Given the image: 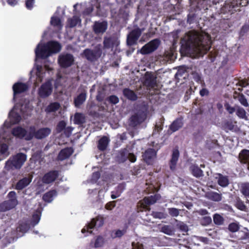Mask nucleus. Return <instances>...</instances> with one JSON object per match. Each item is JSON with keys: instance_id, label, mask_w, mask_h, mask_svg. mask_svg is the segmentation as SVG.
Returning a JSON list of instances; mask_svg holds the SVG:
<instances>
[{"instance_id": "1", "label": "nucleus", "mask_w": 249, "mask_h": 249, "mask_svg": "<svg viewBox=\"0 0 249 249\" xmlns=\"http://www.w3.org/2000/svg\"><path fill=\"white\" fill-rule=\"evenodd\" d=\"M181 51L192 57H196L209 50L211 40L207 34L191 31L181 39Z\"/></svg>"}, {"instance_id": "2", "label": "nucleus", "mask_w": 249, "mask_h": 249, "mask_svg": "<svg viewBox=\"0 0 249 249\" xmlns=\"http://www.w3.org/2000/svg\"><path fill=\"white\" fill-rule=\"evenodd\" d=\"M61 46L60 44L56 41H50L47 44L42 45V43H39L35 50L36 59L38 58H41L46 59L44 62V67L40 66H36V79L35 81L36 86L41 82L45 76V71L49 73L51 72L53 69L49 64L54 62V60H48L47 58L53 53H56L61 50Z\"/></svg>"}, {"instance_id": "3", "label": "nucleus", "mask_w": 249, "mask_h": 249, "mask_svg": "<svg viewBox=\"0 0 249 249\" xmlns=\"http://www.w3.org/2000/svg\"><path fill=\"white\" fill-rule=\"evenodd\" d=\"M33 109L29 102L26 99H21L17 103L9 113V119L11 124L18 123L22 118L30 115Z\"/></svg>"}, {"instance_id": "4", "label": "nucleus", "mask_w": 249, "mask_h": 249, "mask_svg": "<svg viewBox=\"0 0 249 249\" xmlns=\"http://www.w3.org/2000/svg\"><path fill=\"white\" fill-rule=\"evenodd\" d=\"M9 123L6 121L0 128V160H1L10 155L8 144H10L12 137L8 131Z\"/></svg>"}, {"instance_id": "5", "label": "nucleus", "mask_w": 249, "mask_h": 249, "mask_svg": "<svg viewBox=\"0 0 249 249\" xmlns=\"http://www.w3.org/2000/svg\"><path fill=\"white\" fill-rule=\"evenodd\" d=\"M27 160V155L23 153H17L9 158L5 163L4 168L12 172L19 170Z\"/></svg>"}, {"instance_id": "6", "label": "nucleus", "mask_w": 249, "mask_h": 249, "mask_svg": "<svg viewBox=\"0 0 249 249\" xmlns=\"http://www.w3.org/2000/svg\"><path fill=\"white\" fill-rule=\"evenodd\" d=\"M108 1L109 0H90L89 5H88L87 3L81 4L80 5L82 8H86L83 12V14L84 15L90 14L92 11L94 7H95L97 9V15L99 16H104L108 9L102 10L101 6H104L106 4H107Z\"/></svg>"}, {"instance_id": "7", "label": "nucleus", "mask_w": 249, "mask_h": 249, "mask_svg": "<svg viewBox=\"0 0 249 249\" xmlns=\"http://www.w3.org/2000/svg\"><path fill=\"white\" fill-rule=\"evenodd\" d=\"M35 131L34 126H31L28 131L21 126H17L12 129V133L16 138L30 140L34 137Z\"/></svg>"}, {"instance_id": "8", "label": "nucleus", "mask_w": 249, "mask_h": 249, "mask_svg": "<svg viewBox=\"0 0 249 249\" xmlns=\"http://www.w3.org/2000/svg\"><path fill=\"white\" fill-rule=\"evenodd\" d=\"M8 200L0 204V212H5L14 208L18 204L16 192H10L7 196Z\"/></svg>"}, {"instance_id": "9", "label": "nucleus", "mask_w": 249, "mask_h": 249, "mask_svg": "<svg viewBox=\"0 0 249 249\" xmlns=\"http://www.w3.org/2000/svg\"><path fill=\"white\" fill-rule=\"evenodd\" d=\"M104 224V218L101 215H99L96 217L93 218L90 222L89 223L86 225L82 230L81 232L82 233L86 232L91 233V229L93 228L98 229L103 226Z\"/></svg>"}, {"instance_id": "10", "label": "nucleus", "mask_w": 249, "mask_h": 249, "mask_svg": "<svg viewBox=\"0 0 249 249\" xmlns=\"http://www.w3.org/2000/svg\"><path fill=\"white\" fill-rule=\"evenodd\" d=\"M102 46L98 44L95 46L93 50L86 49L84 54L86 58L89 61H94L100 58L102 55Z\"/></svg>"}, {"instance_id": "11", "label": "nucleus", "mask_w": 249, "mask_h": 249, "mask_svg": "<svg viewBox=\"0 0 249 249\" xmlns=\"http://www.w3.org/2000/svg\"><path fill=\"white\" fill-rule=\"evenodd\" d=\"M110 177L108 175L105 176H102L100 179L98 181L97 184L100 186H103L104 188L100 189L98 191V194L97 196V200L99 201H102L105 197V194L106 192L108 190V184L109 183V180Z\"/></svg>"}, {"instance_id": "12", "label": "nucleus", "mask_w": 249, "mask_h": 249, "mask_svg": "<svg viewBox=\"0 0 249 249\" xmlns=\"http://www.w3.org/2000/svg\"><path fill=\"white\" fill-rule=\"evenodd\" d=\"M52 80H49L42 84L39 88L38 94L41 98H46L50 96L53 91Z\"/></svg>"}, {"instance_id": "13", "label": "nucleus", "mask_w": 249, "mask_h": 249, "mask_svg": "<svg viewBox=\"0 0 249 249\" xmlns=\"http://www.w3.org/2000/svg\"><path fill=\"white\" fill-rule=\"evenodd\" d=\"M28 88L29 86L26 83L21 82H17L15 83L12 87L13 90V101L16 102L18 97V95L19 94L22 93L27 91Z\"/></svg>"}, {"instance_id": "14", "label": "nucleus", "mask_w": 249, "mask_h": 249, "mask_svg": "<svg viewBox=\"0 0 249 249\" xmlns=\"http://www.w3.org/2000/svg\"><path fill=\"white\" fill-rule=\"evenodd\" d=\"M60 66L63 68H67L71 66L74 62V58L72 54L70 53H62L58 59Z\"/></svg>"}, {"instance_id": "15", "label": "nucleus", "mask_w": 249, "mask_h": 249, "mask_svg": "<svg viewBox=\"0 0 249 249\" xmlns=\"http://www.w3.org/2000/svg\"><path fill=\"white\" fill-rule=\"evenodd\" d=\"M159 44V39H154L143 46L140 52L143 54L151 53L157 49Z\"/></svg>"}, {"instance_id": "16", "label": "nucleus", "mask_w": 249, "mask_h": 249, "mask_svg": "<svg viewBox=\"0 0 249 249\" xmlns=\"http://www.w3.org/2000/svg\"><path fill=\"white\" fill-rule=\"evenodd\" d=\"M108 26L106 21H95L93 25V30L96 35H102L107 30Z\"/></svg>"}, {"instance_id": "17", "label": "nucleus", "mask_w": 249, "mask_h": 249, "mask_svg": "<svg viewBox=\"0 0 249 249\" xmlns=\"http://www.w3.org/2000/svg\"><path fill=\"white\" fill-rule=\"evenodd\" d=\"M141 34L139 29L133 30L127 36V42L129 45H132L135 43Z\"/></svg>"}, {"instance_id": "18", "label": "nucleus", "mask_w": 249, "mask_h": 249, "mask_svg": "<svg viewBox=\"0 0 249 249\" xmlns=\"http://www.w3.org/2000/svg\"><path fill=\"white\" fill-rule=\"evenodd\" d=\"M156 152L155 150L151 148L146 150L143 155L144 160L148 164H151L156 158Z\"/></svg>"}, {"instance_id": "19", "label": "nucleus", "mask_w": 249, "mask_h": 249, "mask_svg": "<svg viewBox=\"0 0 249 249\" xmlns=\"http://www.w3.org/2000/svg\"><path fill=\"white\" fill-rule=\"evenodd\" d=\"M128 159L131 162H134L136 160V157L131 153L129 152L127 150H124L120 153L119 158L120 162H124Z\"/></svg>"}, {"instance_id": "20", "label": "nucleus", "mask_w": 249, "mask_h": 249, "mask_svg": "<svg viewBox=\"0 0 249 249\" xmlns=\"http://www.w3.org/2000/svg\"><path fill=\"white\" fill-rule=\"evenodd\" d=\"M214 178L217 180L218 184L221 187H225L229 184L228 177L226 176L217 173L215 174Z\"/></svg>"}, {"instance_id": "21", "label": "nucleus", "mask_w": 249, "mask_h": 249, "mask_svg": "<svg viewBox=\"0 0 249 249\" xmlns=\"http://www.w3.org/2000/svg\"><path fill=\"white\" fill-rule=\"evenodd\" d=\"M119 42L117 39L114 37H105L104 46L105 49L112 48L114 46H117Z\"/></svg>"}, {"instance_id": "22", "label": "nucleus", "mask_w": 249, "mask_h": 249, "mask_svg": "<svg viewBox=\"0 0 249 249\" xmlns=\"http://www.w3.org/2000/svg\"><path fill=\"white\" fill-rule=\"evenodd\" d=\"M32 179V176L31 175H28L27 177L19 180L16 185V189L18 190L23 189L30 183Z\"/></svg>"}, {"instance_id": "23", "label": "nucleus", "mask_w": 249, "mask_h": 249, "mask_svg": "<svg viewBox=\"0 0 249 249\" xmlns=\"http://www.w3.org/2000/svg\"><path fill=\"white\" fill-rule=\"evenodd\" d=\"M58 176V172L57 171H52L45 174L42 178L43 182L49 184L55 180Z\"/></svg>"}, {"instance_id": "24", "label": "nucleus", "mask_w": 249, "mask_h": 249, "mask_svg": "<svg viewBox=\"0 0 249 249\" xmlns=\"http://www.w3.org/2000/svg\"><path fill=\"white\" fill-rule=\"evenodd\" d=\"M105 238L101 236H96L94 239L91 241L90 244L95 248H102L106 243Z\"/></svg>"}, {"instance_id": "25", "label": "nucleus", "mask_w": 249, "mask_h": 249, "mask_svg": "<svg viewBox=\"0 0 249 249\" xmlns=\"http://www.w3.org/2000/svg\"><path fill=\"white\" fill-rule=\"evenodd\" d=\"M51 131V129L49 128H42L38 130L36 132H35L34 136L38 139H43L48 136Z\"/></svg>"}, {"instance_id": "26", "label": "nucleus", "mask_w": 249, "mask_h": 249, "mask_svg": "<svg viewBox=\"0 0 249 249\" xmlns=\"http://www.w3.org/2000/svg\"><path fill=\"white\" fill-rule=\"evenodd\" d=\"M239 158L241 162L247 164L249 170V150H243L239 154Z\"/></svg>"}, {"instance_id": "27", "label": "nucleus", "mask_w": 249, "mask_h": 249, "mask_svg": "<svg viewBox=\"0 0 249 249\" xmlns=\"http://www.w3.org/2000/svg\"><path fill=\"white\" fill-rule=\"evenodd\" d=\"M179 156V153L178 149H174L173 151L172 158L170 160V167L172 170L176 168L177 161Z\"/></svg>"}, {"instance_id": "28", "label": "nucleus", "mask_w": 249, "mask_h": 249, "mask_svg": "<svg viewBox=\"0 0 249 249\" xmlns=\"http://www.w3.org/2000/svg\"><path fill=\"white\" fill-rule=\"evenodd\" d=\"M73 150L71 147L67 148L62 150L58 155V159L60 160H64L69 158L73 153Z\"/></svg>"}, {"instance_id": "29", "label": "nucleus", "mask_w": 249, "mask_h": 249, "mask_svg": "<svg viewBox=\"0 0 249 249\" xmlns=\"http://www.w3.org/2000/svg\"><path fill=\"white\" fill-rule=\"evenodd\" d=\"M145 84L149 87L154 88L156 85V78L153 74H147L145 76Z\"/></svg>"}, {"instance_id": "30", "label": "nucleus", "mask_w": 249, "mask_h": 249, "mask_svg": "<svg viewBox=\"0 0 249 249\" xmlns=\"http://www.w3.org/2000/svg\"><path fill=\"white\" fill-rule=\"evenodd\" d=\"M109 142V139L107 137H102L98 142V147L100 150H104L106 149L108 142Z\"/></svg>"}, {"instance_id": "31", "label": "nucleus", "mask_w": 249, "mask_h": 249, "mask_svg": "<svg viewBox=\"0 0 249 249\" xmlns=\"http://www.w3.org/2000/svg\"><path fill=\"white\" fill-rule=\"evenodd\" d=\"M86 94L85 93L80 94L74 99V104L76 107H79L86 100Z\"/></svg>"}, {"instance_id": "32", "label": "nucleus", "mask_w": 249, "mask_h": 249, "mask_svg": "<svg viewBox=\"0 0 249 249\" xmlns=\"http://www.w3.org/2000/svg\"><path fill=\"white\" fill-rule=\"evenodd\" d=\"M51 24L53 26L58 30H60L62 29L63 25L60 19L55 16L52 18L51 20Z\"/></svg>"}, {"instance_id": "33", "label": "nucleus", "mask_w": 249, "mask_h": 249, "mask_svg": "<svg viewBox=\"0 0 249 249\" xmlns=\"http://www.w3.org/2000/svg\"><path fill=\"white\" fill-rule=\"evenodd\" d=\"M41 212L40 210H37L33 215L31 223L33 226L37 224L40 219Z\"/></svg>"}, {"instance_id": "34", "label": "nucleus", "mask_w": 249, "mask_h": 249, "mask_svg": "<svg viewBox=\"0 0 249 249\" xmlns=\"http://www.w3.org/2000/svg\"><path fill=\"white\" fill-rule=\"evenodd\" d=\"M124 96L131 100H136L137 98V95L133 90L128 89H125L123 91Z\"/></svg>"}, {"instance_id": "35", "label": "nucleus", "mask_w": 249, "mask_h": 249, "mask_svg": "<svg viewBox=\"0 0 249 249\" xmlns=\"http://www.w3.org/2000/svg\"><path fill=\"white\" fill-rule=\"evenodd\" d=\"M56 196L55 191L53 190L46 193L43 196V200L48 202H51Z\"/></svg>"}, {"instance_id": "36", "label": "nucleus", "mask_w": 249, "mask_h": 249, "mask_svg": "<svg viewBox=\"0 0 249 249\" xmlns=\"http://www.w3.org/2000/svg\"><path fill=\"white\" fill-rule=\"evenodd\" d=\"M60 107V104L57 102L51 103L45 109L47 113L54 112L58 110Z\"/></svg>"}, {"instance_id": "37", "label": "nucleus", "mask_w": 249, "mask_h": 249, "mask_svg": "<svg viewBox=\"0 0 249 249\" xmlns=\"http://www.w3.org/2000/svg\"><path fill=\"white\" fill-rule=\"evenodd\" d=\"M236 114L240 118L244 119L246 120H248V117L247 116V113L245 110L240 107H237L236 108Z\"/></svg>"}, {"instance_id": "38", "label": "nucleus", "mask_w": 249, "mask_h": 249, "mask_svg": "<svg viewBox=\"0 0 249 249\" xmlns=\"http://www.w3.org/2000/svg\"><path fill=\"white\" fill-rule=\"evenodd\" d=\"M182 122L180 119H177L175 121L170 125V129L172 132H175L182 127Z\"/></svg>"}, {"instance_id": "39", "label": "nucleus", "mask_w": 249, "mask_h": 249, "mask_svg": "<svg viewBox=\"0 0 249 249\" xmlns=\"http://www.w3.org/2000/svg\"><path fill=\"white\" fill-rule=\"evenodd\" d=\"M207 197L213 201H219L221 200V195L216 192H210L207 194Z\"/></svg>"}, {"instance_id": "40", "label": "nucleus", "mask_w": 249, "mask_h": 249, "mask_svg": "<svg viewBox=\"0 0 249 249\" xmlns=\"http://www.w3.org/2000/svg\"><path fill=\"white\" fill-rule=\"evenodd\" d=\"M190 168L194 176L200 177L203 175V171L197 166L193 165Z\"/></svg>"}, {"instance_id": "41", "label": "nucleus", "mask_w": 249, "mask_h": 249, "mask_svg": "<svg viewBox=\"0 0 249 249\" xmlns=\"http://www.w3.org/2000/svg\"><path fill=\"white\" fill-rule=\"evenodd\" d=\"M30 229V226L26 223H22L17 228V230L18 232H20L21 233L19 234V236H22L23 233L27 232Z\"/></svg>"}, {"instance_id": "42", "label": "nucleus", "mask_w": 249, "mask_h": 249, "mask_svg": "<svg viewBox=\"0 0 249 249\" xmlns=\"http://www.w3.org/2000/svg\"><path fill=\"white\" fill-rule=\"evenodd\" d=\"M160 198V196L158 195H155L153 196H151L150 197L144 198L143 201L145 204L150 205L155 203L157 200Z\"/></svg>"}, {"instance_id": "43", "label": "nucleus", "mask_w": 249, "mask_h": 249, "mask_svg": "<svg viewBox=\"0 0 249 249\" xmlns=\"http://www.w3.org/2000/svg\"><path fill=\"white\" fill-rule=\"evenodd\" d=\"M68 22V25L70 27H73L75 26L76 25L80 24L81 22V20L78 17L74 16L72 18L69 19Z\"/></svg>"}, {"instance_id": "44", "label": "nucleus", "mask_w": 249, "mask_h": 249, "mask_svg": "<svg viewBox=\"0 0 249 249\" xmlns=\"http://www.w3.org/2000/svg\"><path fill=\"white\" fill-rule=\"evenodd\" d=\"M73 121L76 124H82L85 122V117L82 114L76 113L74 115Z\"/></svg>"}, {"instance_id": "45", "label": "nucleus", "mask_w": 249, "mask_h": 249, "mask_svg": "<svg viewBox=\"0 0 249 249\" xmlns=\"http://www.w3.org/2000/svg\"><path fill=\"white\" fill-rule=\"evenodd\" d=\"M241 191L242 194L246 196H249V183H244L241 184Z\"/></svg>"}, {"instance_id": "46", "label": "nucleus", "mask_w": 249, "mask_h": 249, "mask_svg": "<svg viewBox=\"0 0 249 249\" xmlns=\"http://www.w3.org/2000/svg\"><path fill=\"white\" fill-rule=\"evenodd\" d=\"M238 100L240 103L245 107H249V104L243 94H239L238 96Z\"/></svg>"}, {"instance_id": "47", "label": "nucleus", "mask_w": 249, "mask_h": 249, "mask_svg": "<svg viewBox=\"0 0 249 249\" xmlns=\"http://www.w3.org/2000/svg\"><path fill=\"white\" fill-rule=\"evenodd\" d=\"M126 232V230L123 229V230H117L116 231H113V233L111 235V236L113 238H115L117 237H121L123 235H124Z\"/></svg>"}, {"instance_id": "48", "label": "nucleus", "mask_w": 249, "mask_h": 249, "mask_svg": "<svg viewBox=\"0 0 249 249\" xmlns=\"http://www.w3.org/2000/svg\"><path fill=\"white\" fill-rule=\"evenodd\" d=\"M161 231L164 233L169 235H172L174 234V230L172 227L170 226H164L161 228Z\"/></svg>"}, {"instance_id": "49", "label": "nucleus", "mask_w": 249, "mask_h": 249, "mask_svg": "<svg viewBox=\"0 0 249 249\" xmlns=\"http://www.w3.org/2000/svg\"><path fill=\"white\" fill-rule=\"evenodd\" d=\"M213 219L214 223L216 225H220L223 222V217L218 214H214Z\"/></svg>"}, {"instance_id": "50", "label": "nucleus", "mask_w": 249, "mask_h": 249, "mask_svg": "<svg viewBox=\"0 0 249 249\" xmlns=\"http://www.w3.org/2000/svg\"><path fill=\"white\" fill-rule=\"evenodd\" d=\"M168 211L169 214L173 217H177L179 214V210L177 208H168Z\"/></svg>"}, {"instance_id": "51", "label": "nucleus", "mask_w": 249, "mask_h": 249, "mask_svg": "<svg viewBox=\"0 0 249 249\" xmlns=\"http://www.w3.org/2000/svg\"><path fill=\"white\" fill-rule=\"evenodd\" d=\"M152 215L155 218L162 219L166 217V214L161 212H153Z\"/></svg>"}, {"instance_id": "52", "label": "nucleus", "mask_w": 249, "mask_h": 249, "mask_svg": "<svg viewBox=\"0 0 249 249\" xmlns=\"http://www.w3.org/2000/svg\"><path fill=\"white\" fill-rule=\"evenodd\" d=\"M238 229V225L236 223H233L229 225V229L232 232H235L237 231Z\"/></svg>"}, {"instance_id": "53", "label": "nucleus", "mask_w": 249, "mask_h": 249, "mask_svg": "<svg viewBox=\"0 0 249 249\" xmlns=\"http://www.w3.org/2000/svg\"><path fill=\"white\" fill-rule=\"evenodd\" d=\"M225 129L226 130H231L234 128V125L231 121H227L224 124Z\"/></svg>"}, {"instance_id": "54", "label": "nucleus", "mask_w": 249, "mask_h": 249, "mask_svg": "<svg viewBox=\"0 0 249 249\" xmlns=\"http://www.w3.org/2000/svg\"><path fill=\"white\" fill-rule=\"evenodd\" d=\"M116 206V202L115 201H112L108 202L106 205V208L108 210H111L113 208H114Z\"/></svg>"}, {"instance_id": "55", "label": "nucleus", "mask_w": 249, "mask_h": 249, "mask_svg": "<svg viewBox=\"0 0 249 249\" xmlns=\"http://www.w3.org/2000/svg\"><path fill=\"white\" fill-rule=\"evenodd\" d=\"M108 101L112 104H116L119 102V98L115 95H111L108 97Z\"/></svg>"}, {"instance_id": "56", "label": "nucleus", "mask_w": 249, "mask_h": 249, "mask_svg": "<svg viewBox=\"0 0 249 249\" xmlns=\"http://www.w3.org/2000/svg\"><path fill=\"white\" fill-rule=\"evenodd\" d=\"M100 174L99 172H94L92 174L91 177V181L92 182H96L99 179Z\"/></svg>"}, {"instance_id": "57", "label": "nucleus", "mask_w": 249, "mask_h": 249, "mask_svg": "<svg viewBox=\"0 0 249 249\" xmlns=\"http://www.w3.org/2000/svg\"><path fill=\"white\" fill-rule=\"evenodd\" d=\"M66 126V123L64 121H61L59 123L57 126V130L58 132H61L63 130Z\"/></svg>"}, {"instance_id": "58", "label": "nucleus", "mask_w": 249, "mask_h": 249, "mask_svg": "<svg viewBox=\"0 0 249 249\" xmlns=\"http://www.w3.org/2000/svg\"><path fill=\"white\" fill-rule=\"evenodd\" d=\"M132 246L133 249H143V245L139 242H133L132 243Z\"/></svg>"}, {"instance_id": "59", "label": "nucleus", "mask_w": 249, "mask_h": 249, "mask_svg": "<svg viewBox=\"0 0 249 249\" xmlns=\"http://www.w3.org/2000/svg\"><path fill=\"white\" fill-rule=\"evenodd\" d=\"M212 222V219L210 216H205L203 217L202 220V224L203 225H208Z\"/></svg>"}, {"instance_id": "60", "label": "nucleus", "mask_w": 249, "mask_h": 249, "mask_svg": "<svg viewBox=\"0 0 249 249\" xmlns=\"http://www.w3.org/2000/svg\"><path fill=\"white\" fill-rule=\"evenodd\" d=\"M34 1L35 0H27L26 1V7L29 9H31L33 6Z\"/></svg>"}, {"instance_id": "61", "label": "nucleus", "mask_w": 249, "mask_h": 249, "mask_svg": "<svg viewBox=\"0 0 249 249\" xmlns=\"http://www.w3.org/2000/svg\"><path fill=\"white\" fill-rule=\"evenodd\" d=\"M194 241L196 240H199L202 242L206 243L207 242V239L206 238L202 237H197L195 236L193 238Z\"/></svg>"}, {"instance_id": "62", "label": "nucleus", "mask_w": 249, "mask_h": 249, "mask_svg": "<svg viewBox=\"0 0 249 249\" xmlns=\"http://www.w3.org/2000/svg\"><path fill=\"white\" fill-rule=\"evenodd\" d=\"M226 108L230 114H232L235 111V109L234 107L229 105H226Z\"/></svg>"}, {"instance_id": "63", "label": "nucleus", "mask_w": 249, "mask_h": 249, "mask_svg": "<svg viewBox=\"0 0 249 249\" xmlns=\"http://www.w3.org/2000/svg\"><path fill=\"white\" fill-rule=\"evenodd\" d=\"M97 191L96 189H89V195L90 197H93V196L96 195Z\"/></svg>"}, {"instance_id": "64", "label": "nucleus", "mask_w": 249, "mask_h": 249, "mask_svg": "<svg viewBox=\"0 0 249 249\" xmlns=\"http://www.w3.org/2000/svg\"><path fill=\"white\" fill-rule=\"evenodd\" d=\"M237 206L238 208L241 210H244L245 209V205L241 202H238L237 203Z\"/></svg>"}]
</instances>
